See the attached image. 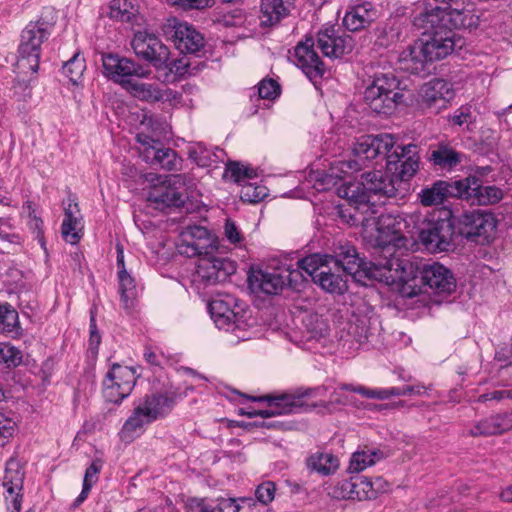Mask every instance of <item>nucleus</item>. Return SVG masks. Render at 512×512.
<instances>
[{"instance_id": "1", "label": "nucleus", "mask_w": 512, "mask_h": 512, "mask_svg": "<svg viewBox=\"0 0 512 512\" xmlns=\"http://www.w3.org/2000/svg\"><path fill=\"white\" fill-rule=\"evenodd\" d=\"M426 18V11L422 10L414 17L413 25L422 30V34L403 54V59L413 64L411 68L416 73L423 71L426 64L441 60L456 48H461L464 41L454 30L471 27L477 22L460 19L462 23H449L447 20L451 16L444 14L438 15V21Z\"/></svg>"}, {"instance_id": "2", "label": "nucleus", "mask_w": 512, "mask_h": 512, "mask_svg": "<svg viewBox=\"0 0 512 512\" xmlns=\"http://www.w3.org/2000/svg\"><path fill=\"white\" fill-rule=\"evenodd\" d=\"M402 270L401 294L404 297L412 298L426 293L448 296L456 290L453 273L438 262L417 266L409 262Z\"/></svg>"}, {"instance_id": "3", "label": "nucleus", "mask_w": 512, "mask_h": 512, "mask_svg": "<svg viewBox=\"0 0 512 512\" xmlns=\"http://www.w3.org/2000/svg\"><path fill=\"white\" fill-rule=\"evenodd\" d=\"M361 182H349L338 189L339 196L358 203L364 213L375 214L376 207L385 204L398 190V179L392 173L372 171L364 173Z\"/></svg>"}, {"instance_id": "4", "label": "nucleus", "mask_w": 512, "mask_h": 512, "mask_svg": "<svg viewBox=\"0 0 512 512\" xmlns=\"http://www.w3.org/2000/svg\"><path fill=\"white\" fill-rule=\"evenodd\" d=\"M399 85L393 72L375 73L364 92L366 105L376 114H390L403 97Z\"/></svg>"}, {"instance_id": "5", "label": "nucleus", "mask_w": 512, "mask_h": 512, "mask_svg": "<svg viewBox=\"0 0 512 512\" xmlns=\"http://www.w3.org/2000/svg\"><path fill=\"white\" fill-rule=\"evenodd\" d=\"M174 404L171 397L162 393L146 395L135 406L131 416L122 427L124 438H133L143 432L145 426L166 415Z\"/></svg>"}, {"instance_id": "6", "label": "nucleus", "mask_w": 512, "mask_h": 512, "mask_svg": "<svg viewBox=\"0 0 512 512\" xmlns=\"http://www.w3.org/2000/svg\"><path fill=\"white\" fill-rule=\"evenodd\" d=\"M53 24L43 18L30 22L23 29L18 47L17 67L23 72L36 73L39 69L42 43L51 34Z\"/></svg>"}, {"instance_id": "7", "label": "nucleus", "mask_w": 512, "mask_h": 512, "mask_svg": "<svg viewBox=\"0 0 512 512\" xmlns=\"http://www.w3.org/2000/svg\"><path fill=\"white\" fill-rule=\"evenodd\" d=\"M340 266L343 273L349 274L357 280L365 277L368 279H381L385 271H391L393 263L391 260L385 262H368L360 258L356 249L348 244L339 245L335 250V257L332 260Z\"/></svg>"}, {"instance_id": "8", "label": "nucleus", "mask_w": 512, "mask_h": 512, "mask_svg": "<svg viewBox=\"0 0 512 512\" xmlns=\"http://www.w3.org/2000/svg\"><path fill=\"white\" fill-rule=\"evenodd\" d=\"M194 188L195 181L190 175H170L160 185L150 189L147 199L158 209L181 207L188 198V192Z\"/></svg>"}, {"instance_id": "9", "label": "nucleus", "mask_w": 512, "mask_h": 512, "mask_svg": "<svg viewBox=\"0 0 512 512\" xmlns=\"http://www.w3.org/2000/svg\"><path fill=\"white\" fill-rule=\"evenodd\" d=\"M214 254L205 255L198 259L192 283L199 291H205L210 287L225 282L229 276L236 272L234 261L224 257H217Z\"/></svg>"}, {"instance_id": "10", "label": "nucleus", "mask_w": 512, "mask_h": 512, "mask_svg": "<svg viewBox=\"0 0 512 512\" xmlns=\"http://www.w3.org/2000/svg\"><path fill=\"white\" fill-rule=\"evenodd\" d=\"M496 228L497 219L486 210L465 212L458 221L460 235L479 245L489 244L495 237Z\"/></svg>"}, {"instance_id": "11", "label": "nucleus", "mask_w": 512, "mask_h": 512, "mask_svg": "<svg viewBox=\"0 0 512 512\" xmlns=\"http://www.w3.org/2000/svg\"><path fill=\"white\" fill-rule=\"evenodd\" d=\"M455 196L470 202L472 205H494L503 199V191L496 186H483L477 176H468L454 181L451 185Z\"/></svg>"}, {"instance_id": "12", "label": "nucleus", "mask_w": 512, "mask_h": 512, "mask_svg": "<svg viewBox=\"0 0 512 512\" xmlns=\"http://www.w3.org/2000/svg\"><path fill=\"white\" fill-rule=\"evenodd\" d=\"M131 46L138 57L152 64L157 71L167 66L170 51L155 34L137 31L134 33Z\"/></svg>"}, {"instance_id": "13", "label": "nucleus", "mask_w": 512, "mask_h": 512, "mask_svg": "<svg viewBox=\"0 0 512 512\" xmlns=\"http://www.w3.org/2000/svg\"><path fill=\"white\" fill-rule=\"evenodd\" d=\"M104 75L124 89L132 77L148 78L151 70L133 60L115 54L102 56Z\"/></svg>"}, {"instance_id": "14", "label": "nucleus", "mask_w": 512, "mask_h": 512, "mask_svg": "<svg viewBox=\"0 0 512 512\" xmlns=\"http://www.w3.org/2000/svg\"><path fill=\"white\" fill-rule=\"evenodd\" d=\"M178 252L187 257L211 255L217 251L216 239L204 227L189 226L180 235Z\"/></svg>"}, {"instance_id": "15", "label": "nucleus", "mask_w": 512, "mask_h": 512, "mask_svg": "<svg viewBox=\"0 0 512 512\" xmlns=\"http://www.w3.org/2000/svg\"><path fill=\"white\" fill-rule=\"evenodd\" d=\"M136 379V371L133 368L114 364L103 382L104 397L111 403H120L130 395Z\"/></svg>"}, {"instance_id": "16", "label": "nucleus", "mask_w": 512, "mask_h": 512, "mask_svg": "<svg viewBox=\"0 0 512 512\" xmlns=\"http://www.w3.org/2000/svg\"><path fill=\"white\" fill-rule=\"evenodd\" d=\"M422 11H426L427 18L438 21V15H449V23H462L460 19L476 20L474 15V4L470 0H424Z\"/></svg>"}, {"instance_id": "17", "label": "nucleus", "mask_w": 512, "mask_h": 512, "mask_svg": "<svg viewBox=\"0 0 512 512\" xmlns=\"http://www.w3.org/2000/svg\"><path fill=\"white\" fill-rule=\"evenodd\" d=\"M387 170L398 179V185L408 181L419 168V156L417 146L408 144L397 146L393 152L387 155Z\"/></svg>"}, {"instance_id": "18", "label": "nucleus", "mask_w": 512, "mask_h": 512, "mask_svg": "<svg viewBox=\"0 0 512 512\" xmlns=\"http://www.w3.org/2000/svg\"><path fill=\"white\" fill-rule=\"evenodd\" d=\"M454 229L449 220L440 219L428 223L420 231L419 239L424 247L432 253L447 252L454 247Z\"/></svg>"}, {"instance_id": "19", "label": "nucleus", "mask_w": 512, "mask_h": 512, "mask_svg": "<svg viewBox=\"0 0 512 512\" xmlns=\"http://www.w3.org/2000/svg\"><path fill=\"white\" fill-rule=\"evenodd\" d=\"M311 395L310 390H297L292 393H284L277 396L249 397L252 401H267L268 409L258 410V416L269 418L276 415L295 412L305 405V398Z\"/></svg>"}, {"instance_id": "20", "label": "nucleus", "mask_w": 512, "mask_h": 512, "mask_svg": "<svg viewBox=\"0 0 512 512\" xmlns=\"http://www.w3.org/2000/svg\"><path fill=\"white\" fill-rule=\"evenodd\" d=\"M238 307L236 299L231 295H219L212 299L209 304V312L214 323L220 329H231L241 327L242 315L235 309Z\"/></svg>"}, {"instance_id": "21", "label": "nucleus", "mask_w": 512, "mask_h": 512, "mask_svg": "<svg viewBox=\"0 0 512 512\" xmlns=\"http://www.w3.org/2000/svg\"><path fill=\"white\" fill-rule=\"evenodd\" d=\"M317 47L325 57L340 58L352 51L354 41L350 35L341 33L334 26H330L318 32Z\"/></svg>"}, {"instance_id": "22", "label": "nucleus", "mask_w": 512, "mask_h": 512, "mask_svg": "<svg viewBox=\"0 0 512 512\" xmlns=\"http://www.w3.org/2000/svg\"><path fill=\"white\" fill-rule=\"evenodd\" d=\"M453 97L454 91L451 84L443 79H432L420 90L421 105L435 113L445 109Z\"/></svg>"}, {"instance_id": "23", "label": "nucleus", "mask_w": 512, "mask_h": 512, "mask_svg": "<svg viewBox=\"0 0 512 512\" xmlns=\"http://www.w3.org/2000/svg\"><path fill=\"white\" fill-rule=\"evenodd\" d=\"M394 146L395 138L392 134L366 135L354 144L353 153L360 160H370L380 155L387 158Z\"/></svg>"}, {"instance_id": "24", "label": "nucleus", "mask_w": 512, "mask_h": 512, "mask_svg": "<svg viewBox=\"0 0 512 512\" xmlns=\"http://www.w3.org/2000/svg\"><path fill=\"white\" fill-rule=\"evenodd\" d=\"M24 473L21 470L20 464L15 459H10L6 463V468L3 476V495L5 496L8 509L11 512H20L21 497L19 492L23 486Z\"/></svg>"}, {"instance_id": "25", "label": "nucleus", "mask_w": 512, "mask_h": 512, "mask_svg": "<svg viewBox=\"0 0 512 512\" xmlns=\"http://www.w3.org/2000/svg\"><path fill=\"white\" fill-rule=\"evenodd\" d=\"M313 38H306L298 43L294 49V61L296 65L310 79L320 78L324 75L325 66L314 49Z\"/></svg>"}, {"instance_id": "26", "label": "nucleus", "mask_w": 512, "mask_h": 512, "mask_svg": "<svg viewBox=\"0 0 512 512\" xmlns=\"http://www.w3.org/2000/svg\"><path fill=\"white\" fill-rule=\"evenodd\" d=\"M64 219L61 225V235L70 244H77L84 235L83 217L74 196H69L64 202Z\"/></svg>"}, {"instance_id": "27", "label": "nucleus", "mask_w": 512, "mask_h": 512, "mask_svg": "<svg viewBox=\"0 0 512 512\" xmlns=\"http://www.w3.org/2000/svg\"><path fill=\"white\" fill-rule=\"evenodd\" d=\"M174 43L181 53L194 54L204 47V37L192 25L173 20Z\"/></svg>"}, {"instance_id": "28", "label": "nucleus", "mask_w": 512, "mask_h": 512, "mask_svg": "<svg viewBox=\"0 0 512 512\" xmlns=\"http://www.w3.org/2000/svg\"><path fill=\"white\" fill-rule=\"evenodd\" d=\"M512 430V410L490 415L478 421L469 434L473 437L500 435Z\"/></svg>"}, {"instance_id": "29", "label": "nucleus", "mask_w": 512, "mask_h": 512, "mask_svg": "<svg viewBox=\"0 0 512 512\" xmlns=\"http://www.w3.org/2000/svg\"><path fill=\"white\" fill-rule=\"evenodd\" d=\"M248 282L252 290L261 291L268 295H275L284 287V275L280 271H252L248 276Z\"/></svg>"}, {"instance_id": "30", "label": "nucleus", "mask_w": 512, "mask_h": 512, "mask_svg": "<svg viewBox=\"0 0 512 512\" xmlns=\"http://www.w3.org/2000/svg\"><path fill=\"white\" fill-rule=\"evenodd\" d=\"M379 234L381 244L395 243L400 239L403 228L406 223L402 216L393 214H381L374 222Z\"/></svg>"}, {"instance_id": "31", "label": "nucleus", "mask_w": 512, "mask_h": 512, "mask_svg": "<svg viewBox=\"0 0 512 512\" xmlns=\"http://www.w3.org/2000/svg\"><path fill=\"white\" fill-rule=\"evenodd\" d=\"M294 4V0H262L261 26L272 27L286 17Z\"/></svg>"}, {"instance_id": "32", "label": "nucleus", "mask_w": 512, "mask_h": 512, "mask_svg": "<svg viewBox=\"0 0 512 512\" xmlns=\"http://www.w3.org/2000/svg\"><path fill=\"white\" fill-rule=\"evenodd\" d=\"M137 0H112L109 15L112 19L141 26L144 22Z\"/></svg>"}, {"instance_id": "33", "label": "nucleus", "mask_w": 512, "mask_h": 512, "mask_svg": "<svg viewBox=\"0 0 512 512\" xmlns=\"http://www.w3.org/2000/svg\"><path fill=\"white\" fill-rule=\"evenodd\" d=\"M306 468L321 476H330L336 473L339 468V459L330 452L316 451L310 454L305 461Z\"/></svg>"}, {"instance_id": "34", "label": "nucleus", "mask_w": 512, "mask_h": 512, "mask_svg": "<svg viewBox=\"0 0 512 512\" xmlns=\"http://www.w3.org/2000/svg\"><path fill=\"white\" fill-rule=\"evenodd\" d=\"M402 37V24L397 18L389 19L375 29V45L383 48L397 43Z\"/></svg>"}, {"instance_id": "35", "label": "nucleus", "mask_w": 512, "mask_h": 512, "mask_svg": "<svg viewBox=\"0 0 512 512\" xmlns=\"http://www.w3.org/2000/svg\"><path fill=\"white\" fill-rule=\"evenodd\" d=\"M319 287L324 291L335 294H343L347 291V275L344 273H335L331 271V268L327 265L324 271L319 272L316 275V281Z\"/></svg>"}, {"instance_id": "36", "label": "nucleus", "mask_w": 512, "mask_h": 512, "mask_svg": "<svg viewBox=\"0 0 512 512\" xmlns=\"http://www.w3.org/2000/svg\"><path fill=\"white\" fill-rule=\"evenodd\" d=\"M374 16L371 4L358 5L345 14L343 24L350 31H358L368 26L374 20Z\"/></svg>"}, {"instance_id": "37", "label": "nucleus", "mask_w": 512, "mask_h": 512, "mask_svg": "<svg viewBox=\"0 0 512 512\" xmlns=\"http://www.w3.org/2000/svg\"><path fill=\"white\" fill-rule=\"evenodd\" d=\"M383 458L384 453L381 450L365 446L352 454L349 463V471L351 473H359L373 466Z\"/></svg>"}, {"instance_id": "38", "label": "nucleus", "mask_w": 512, "mask_h": 512, "mask_svg": "<svg viewBox=\"0 0 512 512\" xmlns=\"http://www.w3.org/2000/svg\"><path fill=\"white\" fill-rule=\"evenodd\" d=\"M124 89L133 97L145 102H158L161 101L164 96L158 85L139 82L134 79H131L130 82H126Z\"/></svg>"}, {"instance_id": "39", "label": "nucleus", "mask_w": 512, "mask_h": 512, "mask_svg": "<svg viewBox=\"0 0 512 512\" xmlns=\"http://www.w3.org/2000/svg\"><path fill=\"white\" fill-rule=\"evenodd\" d=\"M463 154L457 152L448 145H439V147L432 151L430 160L435 166L442 169H452L461 163Z\"/></svg>"}, {"instance_id": "40", "label": "nucleus", "mask_w": 512, "mask_h": 512, "mask_svg": "<svg viewBox=\"0 0 512 512\" xmlns=\"http://www.w3.org/2000/svg\"><path fill=\"white\" fill-rule=\"evenodd\" d=\"M330 260H332V256L312 254L299 259L296 265L303 270L307 278L311 277L315 283L316 275L325 270Z\"/></svg>"}, {"instance_id": "41", "label": "nucleus", "mask_w": 512, "mask_h": 512, "mask_svg": "<svg viewBox=\"0 0 512 512\" xmlns=\"http://www.w3.org/2000/svg\"><path fill=\"white\" fill-rule=\"evenodd\" d=\"M453 184L439 181L431 188L424 189L420 195L421 203L425 206L442 204L446 195L449 193L455 196V189L451 187Z\"/></svg>"}, {"instance_id": "42", "label": "nucleus", "mask_w": 512, "mask_h": 512, "mask_svg": "<svg viewBox=\"0 0 512 512\" xmlns=\"http://www.w3.org/2000/svg\"><path fill=\"white\" fill-rule=\"evenodd\" d=\"M119 290L124 308L129 309L134 305L137 297V288L134 278L126 271V269L118 271Z\"/></svg>"}, {"instance_id": "43", "label": "nucleus", "mask_w": 512, "mask_h": 512, "mask_svg": "<svg viewBox=\"0 0 512 512\" xmlns=\"http://www.w3.org/2000/svg\"><path fill=\"white\" fill-rule=\"evenodd\" d=\"M102 467L103 461L101 459H95L86 469L83 479L82 491L79 494V496L75 499L73 503L74 507L79 506L87 499L93 485L98 481V474L100 473Z\"/></svg>"}, {"instance_id": "44", "label": "nucleus", "mask_w": 512, "mask_h": 512, "mask_svg": "<svg viewBox=\"0 0 512 512\" xmlns=\"http://www.w3.org/2000/svg\"><path fill=\"white\" fill-rule=\"evenodd\" d=\"M152 155L151 163L159 165L164 170L175 171L181 167L182 159L171 148L157 147Z\"/></svg>"}, {"instance_id": "45", "label": "nucleus", "mask_w": 512, "mask_h": 512, "mask_svg": "<svg viewBox=\"0 0 512 512\" xmlns=\"http://www.w3.org/2000/svg\"><path fill=\"white\" fill-rule=\"evenodd\" d=\"M185 58L177 59L174 61H167V66L162 67V70H168L165 72L163 81H170V76L173 74L175 77H185L195 75L198 71V66Z\"/></svg>"}, {"instance_id": "46", "label": "nucleus", "mask_w": 512, "mask_h": 512, "mask_svg": "<svg viewBox=\"0 0 512 512\" xmlns=\"http://www.w3.org/2000/svg\"><path fill=\"white\" fill-rule=\"evenodd\" d=\"M349 201V207L345 209H340L339 214L340 217L343 219L344 222H346L350 226H358V225H368L370 219V216L373 215L370 212L364 213L361 208H359V204L355 203L353 201Z\"/></svg>"}, {"instance_id": "47", "label": "nucleus", "mask_w": 512, "mask_h": 512, "mask_svg": "<svg viewBox=\"0 0 512 512\" xmlns=\"http://www.w3.org/2000/svg\"><path fill=\"white\" fill-rule=\"evenodd\" d=\"M353 500L363 501L376 498L372 481L365 476H353Z\"/></svg>"}, {"instance_id": "48", "label": "nucleus", "mask_w": 512, "mask_h": 512, "mask_svg": "<svg viewBox=\"0 0 512 512\" xmlns=\"http://www.w3.org/2000/svg\"><path fill=\"white\" fill-rule=\"evenodd\" d=\"M256 176V171L253 168L241 165L239 162L228 163L224 172V178L236 183H241L246 179H253Z\"/></svg>"}, {"instance_id": "49", "label": "nucleus", "mask_w": 512, "mask_h": 512, "mask_svg": "<svg viewBox=\"0 0 512 512\" xmlns=\"http://www.w3.org/2000/svg\"><path fill=\"white\" fill-rule=\"evenodd\" d=\"M85 61L79 54H75L63 65V74L69 78L73 84H77L85 70Z\"/></svg>"}, {"instance_id": "50", "label": "nucleus", "mask_w": 512, "mask_h": 512, "mask_svg": "<svg viewBox=\"0 0 512 512\" xmlns=\"http://www.w3.org/2000/svg\"><path fill=\"white\" fill-rule=\"evenodd\" d=\"M22 352L9 343H0V364L7 368L17 367L22 363Z\"/></svg>"}, {"instance_id": "51", "label": "nucleus", "mask_w": 512, "mask_h": 512, "mask_svg": "<svg viewBox=\"0 0 512 512\" xmlns=\"http://www.w3.org/2000/svg\"><path fill=\"white\" fill-rule=\"evenodd\" d=\"M353 477L336 482L330 488V494L336 499H352L353 500Z\"/></svg>"}, {"instance_id": "52", "label": "nucleus", "mask_w": 512, "mask_h": 512, "mask_svg": "<svg viewBox=\"0 0 512 512\" xmlns=\"http://www.w3.org/2000/svg\"><path fill=\"white\" fill-rule=\"evenodd\" d=\"M281 273L284 275V285L288 284L292 288H298L307 280L305 273L297 265L296 268H282Z\"/></svg>"}, {"instance_id": "53", "label": "nucleus", "mask_w": 512, "mask_h": 512, "mask_svg": "<svg viewBox=\"0 0 512 512\" xmlns=\"http://www.w3.org/2000/svg\"><path fill=\"white\" fill-rule=\"evenodd\" d=\"M280 91V85L273 79H263L258 85V96L261 99H275Z\"/></svg>"}, {"instance_id": "54", "label": "nucleus", "mask_w": 512, "mask_h": 512, "mask_svg": "<svg viewBox=\"0 0 512 512\" xmlns=\"http://www.w3.org/2000/svg\"><path fill=\"white\" fill-rule=\"evenodd\" d=\"M16 422L0 412V446H4L16 431Z\"/></svg>"}, {"instance_id": "55", "label": "nucleus", "mask_w": 512, "mask_h": 512, "mask_svg": "<svg viewBox=\"0 0 512 512\" xmlns=\"http://www.w3.org/2000/svg\"><path fill=\"white\" fill-rule=\"evenodd\" d=\"M266 196L265 187L247 184L241 190V199L251 203H257Z\"/></svg>"}, {"instance_id": "56", "label": "nucleus", "mask_w": 512, "mask_h": 512, "mask_svg": "<svg viewBox=\"0 0 512 512\" xmlns=\"http://www.w3.org/2000/svg\"><path fill=\"white\" fill-rule=\"evenodd\" d=\"M17 318L18 314L10 304H0V330H6L12 327Z\"/></svg>"}, {"instance_id": "57", "label": "nucleus", "mask_w": 512, "mask_h": 512, "mask_svg": "<svg viewBox=\"0 0 512 512\" xmlns=\"http://www.w3.org/2000/svg\"><path fill=\"white\" fill-rule=\"evenodd\" d=\"M224 235L227 241L236 246H241L244 242V236L234 221L227 219L224 225Z\"/></svg>"}, {"instance_id": "58", "label": "nucleus", "mask_w": 512, "mask_h": 512, "mask_svg": "<svg viewBox=\"0 0 512 512\" xmlns=\"http://www.w3.org/2000/svg\"><path fill=\"white\" fill-rule=\"evenodd\" d=\"M349 333L353 335L358 342L367 340L370 333V329L367 325V319H357L354 323L350 324Z\"/></svg>"}, {"instance_id": "59", "label": "nucleus", "mask_w": 512, "mask_h": 512, "mask_svg": "<svg viewBox=\"0 0 512 512\" xmlns=\"http://www.w3.org/2000/svg\"><path fill=\"white\" fill-rule=\"evenodd\" d=\"M275 491L276 488L273 482H263L256 489V498L259 502L266 505L274 499Z\"/></svg>"}, {"instance_id": "60", "label": "nucleus", "mask_w": 512, "mask_h": 512, "mask_svg": "<svg viewBox=\"0 0 512 512\" xmlns=\"http://www.w3.org/2000/svg\"><path fill=\"white\" fill-rule=\"evenodd\" d=\"M171 5L178 6L184 10H201L211 7L213 0H168Z\"/></svg>"}, {"instance_id": "61", "label": "nucleus", "mask_w": 512, "mask_h": 512, "mask_svg": "<svg viewBox=\"0 0 512 512\" xmlns=\"http://www.w3.org/2000/svg\"><path fill=\"white\" fill-rule=\"evenodd\" d=\"M189 157L199 166H208L210 153L205 146L198 143L189 149Z\"/></svg>"}, {"instance_id": "62", "label": "nucleus", "mask_w": 512, "mask_h": 512, "mask_svg": "<svg viewBox=\"0 0 512 512\" xmlns=\"http://www.w3.org/2000/svg\"><path fill=\"white\" fill-rule=\"evenodd\" d=\"M353 392L359 393L369 399L385 400L391 397L390 388L387 389H368L363 386H358L353 389Z\"/></svg>"}, {"instance_id": "63", "label": "nucleus", "mask_w": 512, "mask_h": 512, "mask_svg": "<svg viewBox=\"0 0 512 512\" xmlns=\"http://www.w3.org/2000/svg\"><path fill=\"white\" fill-rule=\"evenodd\" d=\"M427 387L423 384H417V385H408L403 388H396L391 387L390 388V394L392 396H405V395H422L425 394L427 391Z\"/></svg>"}, {"instance_id": "64", "label": "nucleus", "mask_w": 512, "mask_h": 512, "mask_svg": "<svg viewBox=\"0 0 512 512\" xmlns=\"http://www.w3.org/2000/svg\"><path fill=\"white\" fill-rule=\"evenodd\" d=\"M241 507L233 498H221L218 500V512H240Z\"/></svg>"}]
</instances>
